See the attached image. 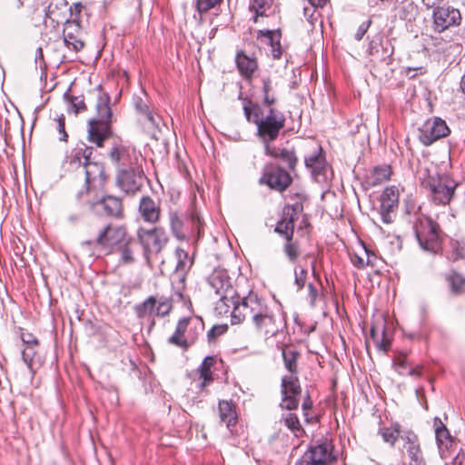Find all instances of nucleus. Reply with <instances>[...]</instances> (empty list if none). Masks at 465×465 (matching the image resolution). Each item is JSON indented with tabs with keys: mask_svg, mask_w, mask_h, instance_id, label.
Masks as SVG:
<instances>
[{
	"mask_svg": "<svg viewBox=\"0 0 465 465\" xmlns=\"http://www.w3.org/2000/svg\"><path fill=\"white\" fill-rule=\"evenodd\" d=\"M246 319H250L265 338L276 336L283 327L282 319L276 317L265 301L252 293L234 303L231 322L240 324Z\"/></svg>",
	"mask_w": 465,
	"mask_h": 465,
	"instance_id": "1",
	"label": "nucleus"
},
{
	"mask_svg": "<svg viewBox=\"0 0 465 465\" xmlns=\"http://www.w3.org/2000/svg\"><path fill=\"white\" fill-rule=\"evenodd\" d=\"M245 117L249 123L257 126V136L262 142L264 150L266 146H272L271 143L275 141L281 130L285 125V117L282 113L270 108L266 114L257 104L251 100H245L243 104Z\"/></svg>",
	"mask_w": 465,
	"mask_h": 465,
	"instance_id": "2",
	"label": "nucleus"
},
{
	"mask_svg": "<svg viewBox=\"0 0 465 465\" xmlns=\"http://www.w3.org/2000/svg\"><path fill=\"white\" fill-rule=\"evenodd\" d=\"M413 231L420 248L431 253L440 249V230L439 224L426 216H418L413 223Z\"/></svg>",
	"mask_w": 465,
	"mask_h": 465,
	"instance_id": "3",
	"label": "nucleus"
},
{
	"mask_svg": "<svg viewBox=\"0 0 465 465\" xmlns=\"http://www.w3.org/2000/svg\"><path fill=\"white\" fill-rule=\"evenodd\" d=\"M136 238L147 261L161 253L170 242L169 234L161 226H154L150 229L139 227L136 231Z\"/></svg>",
	"mask_w": 465,
	"mask_h": 465,
	"instance_id": "4",
	"label": "nucleus"
},
{
	"mask_svg": "<svg viewBox=\"0 0 465 465\" xmlns=\"http://www.w3.org/2000/svg\"><path fill=\"white\" fill-rule=\"evenodd\" d=\"M129 235L125 225L107 223L98 231L93 241L84 242L83 244H95L106 254H112L116 252L119 245L124 243Z\"/></svg>",
	"mask_w": 465,
	"mask_h": 465,
	"instance_id": "5",
	"label": "nucleus"
},
{
	"mask_svg": "<svg viewBox=\"0 0 465 465\" xmlns=\"http://www.w3.org/2000/svg\"><path fill=\"white\" fill-rule=\"evenodd\" d=\"M423 187L430 191L431 201L438 205H447L452 200L458 183L448 175L429 173L422 181Z\"/></svg>",
	"mask_w": 465,
	"mask_h": 465,
	"instance_id": "6",
	"label": "nucleus"
},
{
	"mask_svg": "<svg viewBox=\"0 0 465 465\" xmlns=\"http://www.w3.org/2000/svg\"><path fill=\"white\" fill-rule=\"evenodd\" d=\"M336 460L333 445L325 439L312 444L296 461V465H331Z\"/></svg>",
	"mask_w": 465,
	"mask_h": 465,
	"instance_id": "7",
	"label": "nucleus"
},
{
	"mask_svg": "<svg viewBox=\"0 0 465 465\" xmlns=\"http://www.w3.org/2000/svg\"><path fill=\"white\" fill-rule=\"evenodd\" d=\"M108 157L116 167L117 172L141 165L143 162L142 153L134 147L114 144L108 153Z\"/></svg>",
	"mask_w": 465,
	"mask_h": 465,
	"instance_id": "8",
	"label": "nucleus"
},
{
	"mask_svg": "<svg viewBox=\"0 0 465 465\" xmlns=\"http://www.w3.org/2000/svg\"><path fill=\"white\" fill-rule=\"evenodd\" d=\"M292 183V178L290 173L273 163H268L264 166L259 179L260 184L267 185L270 189L279 193L284 192Z\"/></svg>",
	"mask_w": 465,
	"mask_h": 465,
	"instance_id": "9",
	"label": "nucleus"
},
{
	"mask_svg": "<svg viewBox=\"0 0 465 465\" xmlns=\"http://www.w3.org/2000/svg\"><path fill=\"white\" fill-rule=\"evenodd\" d=\"M298 198L300 201L283 207L282 216L274 228V232L284 240L294 236V223L303 211L302 199L304 198V195L298 194Z\"/></svg>",
	"mask_w": 465,
	"mask_h": 465,
	"instance_id": "10",
	"label": "nucleus"
},
{
	"mask_svg": "<svg viewBox=\"0 0 465 465\" xmlns=\"http://www.w3.org/2000/svg\"><path fill=\"white\" fill-rule=\"evenodd\" d=\"M143 176L144 173L141 164L118 171L115 183L116 185L125 193L134 194L141 190Z\"/></svg>",
	"mask_w": 465,
	"mask_h": 465,
	"instance_id": "11",
	"label": "nucleus"
},
{
	"mask_svg": "<svg viewBox=\"0 0 465 465\" xmlns=\"http://www.w3.org/2000/svg\"><path fill=\"white\" fill-rule=\"evenodd\" d=\"M450 132L444 120L434 117L426 121L419 129V139L424 145L429 146L435 141L449 135Z\"/></svg>",
	"mask_w": 465,
	"mask_h": 465,
	"instance_id": "12",
	"label": "nucleus"
},
{
	"mask_svg": "<svg viewBox=\"0 0 465 465\" xmlns=\"http://www.w3.org/2000/svg\"><path fill=\"white\" fill-rule=\"evenodd\" d=\"M434 30L441 33L450 27L458 26L461 22L459 9L452 6H438L433 10Z\"/></svg>",
	"mask_w": 465,
	"mask_h": 465,
	"instance_id": "13",
	"label": "nucleus"
},
{
	"mask_svg": "<svg viewBox=\"0 0 465 465\" xmlns=\"http://www.w3.org/2000/svg\"><path fill=\"white\" fill-rule=\"evenodd\" d=\"M137 218L144 223L156 225L162 219L160 201L150 195H143L137 207Z\"/></svg>",
	"mask_w": 465,
	"mask_h": 465,
	"instance_id": "14",
	"label": "nucleus"
},
{
	"mask_svg": "<svg viewBox=\"0 0 465 465\" xmlns=\"http://www.w3.org/2000/svg\"><path fill=\"white\" fill-rule=\"evenodd\" d=\"M63 37L64 45L69 50L77 53L84 47L80 22L65 21L63 28Z\"/></svg>",
	"mask_w": 465,
	"mask_h": 465,
	"instance_id": "15",
	"label": "nucleus"
},
{
	"mask_svg": "<svg viewBox=\"0 0 465 465\" xmlns=\"http://www.w3.org/2000/svg\"><path fill=\"white\" fill-rule=\"evenodd\" d=\"M401 439L410 458V465H426L417 434L411 430H405Z\"/></svg>",
	"mask_w": 465,
	"mask_h": 465,
	"instance_id": "16",
	"label": "nucleus"
},
{
	"mask_svg": "<svg viewBox=\"0 0 465 465\" xmlns=\"http://www.w3.org/2000/svg\"><path fill=\"white\" fill-rule=\"evenodd\" d=\"M209 284L222 302L234 293L231 279L224 271H214L209 277Z\"/></svg>",
	"mask_w": 465,
	"mask_h": 465,
	"instance_id": "17",
	"label": "nucleus"
},
{
	"mask_svg": "<svg viewBox=\"0 0 465 465\" xmlns=\"http://www.w3.org/2000/svg\"><path fill=\"white\" fill-rule=\"evenodd\" d=\"M399 193L394 186L386 187L381 197L380 213L384 223H391V213L398 207Z\"/></svg>",
	"mask_w": 465,
	"mask_h": 465,
	"instance_id": "18",
	"label": "nucleus"
},
{
	"mask_svg": "<svg viewBox=\"0 0 465 465\" xmlns=\"http://www.w3.org/2000/svg\"><path fill=\"white\" fill-rule=\"evenodd\" d=\"M84 169L85 173V193L92 186L103 185L106 179L104 167L102 163L92 161L84 162Z\"/></svg>",
	"mask_w": 465,
	"mask_h": 465,
	"instance_id": "19",
	"label": "nucleus"
},
{
	"mask_svg": "<svg viewBox=\"0 0 465 465\" xmlns=\"http://www.w3.org/2000/svg\"><path fill=\"white\" fill-rule=\"evenodd\" d=\"M101 205L105 215L114 220H122L124 218V209L123 200L114 195H105L99 201L91 203L92 207Z\"/></svg>",
	"mask_w": 465,
	"mask_h": 465,
	"instance_id": "20",
	"label": "nucleus"
},
{
	"mask_svg": "<svg viewBox=\"0 0 465 465\" xmlns=\"http://www.w3.org/2000/svg\"><path fill=\"white\" fill-rule=\"evenodd\" d=\"M304 163L315 179L325 176L328 163L322 146L317 145L312 153L305 157Z\"/></svg>",
	"mask_w": 465,
	"mask_h": 465,
	"instance_id": "21",
	"label": "nucleus"
},
{
	"mask_svg": "<svg viewBox=\"0 0 465 465\" xmlns=\"http://www.w3.org/2000/svg\"><path fill=\"white\" fill-rule=\"evenodd\" d=\"M168 226L172 235L178 241H188L189 237L184 229L183 213L177 208H169L167 213Z\"/></svg>",
	"mask_w": 465,
	"mask_h": 465,
	"instance_id": "22",
	"label": "nucleus"
},
{
	"mask_svg": "<svg viewBox=\"0 0 465 465\" xmlns=\"http://www.w3.org/2000/svg\"><path fill=\"white\" fill-rule=\"evenodd\" d=\"M282 32L277 30H259L257 32V39L261 40L266 45L271 47V55L273 59H280L282 54V47L281 45Z\"/></svg>",
	"mask_w": 465,
	"mask_h": 465,
	"instance_id": "23",
	"label": "nucleus"
},
{
	"mask_svg": "<svg viewBox=\"0 0 465 465\" xmlns=\"http://www.w3.org/2000/svg\"><path fill=\"white\" fill-rule=\"evenodd\" d=\"M111 135V126L107 124H100L99 121L92 119L88 124V141L97 147H103L104 143Z\"/></svg>",
	"mask_w": 465,
	"mask_h": 465,
	"instance_id": "24",
	"label": "nucleus"
},
{
	"mask_svg": "<svg viewBox=\"0 0 465 465\" xmlns=\"http://www.w3.org/2000/svg\"><path fill=\"white\" fill-rule=\"evenodd\" d=\"M133 104L137 113L147 121L151 126H157L159 119L153 113V109L151 108L149 99L144 92H142V95H134L133 97Z\"/></svg>",
	"mask_w": 465,
	"mask_h": 465,
	"instance_id": "25",
	"label": "nucleus"
},
{
	"mask_svg": "<svg viewBox=\"0 0 465 465\" xmlns=\"http://www.w3.org/2000/svg\"><path fill=\"white\" fill-rule=\"evenodd\" d=\"M264 153L266 155L282 160V163L285 164L291 172L295 171L298 163V157L296 156L295 151L293 149L266 146Z\"/></svg>",
	"mask_w": 465,
	"mask_h": 465,
	"instance_id": "26",
	"label": "nucleus"
},
{
	"mask_svg": "<svg viewBox=\"0 0 465 465\" xmlns=\"http://www.w3.org/2000/svg\"><path fill=\"white\" fill-rule=\"evenodd\" d=\"M235 63L239 73L245 79H252L258 69L257 59L247 55L243 51H238L235 56Z\"/></svg>",
	"mask_w": 465,
	"mask_h": 465,
	"instance_id": "27",
	"label": "nucleus"
},
{
	"mask_svg": "<svg viewBox=\"0 0 465 465\" xmlns=\"http://www.w3.org/2000/svg\"><path fill=\"white\" fill-rule=\"evenodd\" d=\"M93 153V147L87 146L85 143H82L73 149L71 153L67 156L68 163L72 168L81 166L84 168V162H88Z\"/></svg>",
	"mask_w": 465,
	"mask_h": 465,
	"instance_id": "28",
	"label": "nucleus"
},
{
	"mask_svg": "<svg viewBox=\"0 0 465 465\" xmlns=\"http://www.w3.org/2000/svg\"><path fill=\"white\" fill-rule=\"evenodd\" d=\"M190 326V317H183L179 320L175 331L168 338V342L172 345L177 346L183 350L188 349V342L186 341V331Z\"/></svg>",
	"mask_w": 465,
	"mask_h": 465,
	"instance_id": "29",
	"label": "nucleus"
},
{
	"mask_svg": "<svg viewBox=\"0 0 465 465\" xmlns=\"http://www.w3.org/2000/svg\"><path fill=\"white\" fill-rule=\"evenodd\" d=\"M110 96L107 94L99 95L96 103V111L100 124H107L111 126L112 124V109L110 107Z\"/></svg>",
	"mask_w": 465,
	"mask_h": 465,
	"instance_id": "30",
	"label": "nucleus"
},
{
	"mask_svg": "<svg viewBox=\"0 0 465 465\" xmlns=\"http://www.w3.org/2000/svg\"><path fill=\"white\" fill-rule=\"evenodd\" d=\"M404 430H401V425L399 422L393 421L388 427H381L378 434L381 437L384 442L394 447L396 441L401 439V435Z\"/></svg>",
	"mask_w": 465,
	"mask_h": 465,
	"instance_id": "31",
	"label": "nucleus"
},
{
	"mask_svg": "<svg viewBox=\"0 0 465 465\" xmlns=\"http://www.w3.org/2000/svg\"><path fill=\"white\" fill-rule=\"evenodd\" d=\"M219 415L222 422H224L227 428L234 426L237 422V414L232 402L228 401H220L218 404Z\"/></svg>",
	"mask_w": 465,
	"mask_h": 465,
	"instance_id": "32",
	"label": "nucleus"
},
{
	"mask_svg": "<svg viewBox=\"0 0 465 465\" xmlns=\"http://www.w3.org/2000/svg\"><path fill=\"white\" fill-rule=\"evenodd\" d=\"M371 339L379 351H387L391 346V341L387 337L385 325H374L371 329Z\"/></svg>",
	"mask_w": 465,
	"mask_h": 465,
	"instance_id": "33",
	"label": "nucleus"
},
{
	"mask_svg": "<svg viewBox=\"0 0 465 465\" xmlns=\"http://www.w3.org/2000/svg\"><path fill=\"white\" fill-rule=\"evenodd\" d=\"M450 292L452 296H461L465 293V278L457 272H451L445 275Z\"/></svg>",
	"mask_w": 465,
	"mask_h": 465,
	"instance_id": "34",
	"label": "nucleus"
},
{
	"mask_svg": "<svg viewBox=\"0 0 465 465\" xmlns=\"http://www.w3.org/2000/svg\"><path fill=\"white\" fill-rule=\"evenodd\" d=\"M297 374L292 373L282 378L281 394L301 395L302 387Z\"/></svg>",
	"mask_w": 465,
	"mask_h": 465,
	"instance_id": "35",
	"label": "nucleus"
},
{
	"mask_svg": "<svg viewBox=\"0 0 465 465\" xmlns=\"http://www.w3.org/2000/svg\"><path fill=\"white\" fill-rule=\"evenodd\" d=\"M215 363V358L213 356H206L201 365L198 368L199 379L201 381V388L203 389L207 384L213 381L212 367Z\"/></svg>",
	"mask_w": 465,
	"mask_h": 465,
	"instance_id": "36",
	"label": "nucleus"
},
{
	"mask_svg": "<svg viewBox=\"0 0 465 465\" xmlns=\"http://www.w3.org/2000/svg\"><path fill=\"white\" fill-rule=\"evenodd\" d=\"M282 356L284 366L290 374L298 373V360L300 358V352L288 347H282Z\"/></svg>",
	"mask_w": 465,
	"mask_h": 465,
	"instance_id": "37",
	"label": "nucleus"
},
{
	"mask_svg": "<svg viewBox=\"0 0 465 465\" xmlns=\"http://www.w3.org/2000/svg\"><path fill=\"white\" fill-rule=\"evenodd\" d=\"M222 3L223 0H195L194 7L197 15H193V18L198 21L199 25H202L203 15L219 6Z\"/></svg>",
	"mask_w": 465,
	"mask_h": 465,
	"instance_id": "38",
	"label": "nucleus"
},
{
	"mask_svg": "<svg viewBox=\"0 0 465 465\" xmlns=\"http://www.w3.org/2000/svg\"><path fill=\"white\" fill-rule=\"evenodd\" d=\"M175 257L177 260L175 271L177 273H181L182 279H183L185 272L190 270L193 261L189 257L188 252L180 247H177L175 250Z\"/></svg>",
	"mask_w": 465,
	"mask_h": 465,
	"instance_id": "39",
	"label": "nucleus"
},
{
	"mask_svg": "<svg viewBox=\"0 0 465 465\" xmlns=\"http://www.w3.org/2000/svg\"><path fill=\"white\" fill-rule=\"evenodd\" d=\"M434 426L435 437L439 448L445 447L446 449H448L449 445L451 443V437L450 435L448 429L439 418H436L434 420Z\"/></svg>",
	"mask_w": 465,
	"mask_h": 465,
	"instance_id": "40",
	"label": "nucleus"
},
{
	"mask_svg": "<svg viewBox=\"0 0 465 465\" xmlns=\"http://www.w3.org/2000/svg\"><path fill=\"white\" fill-rule=\"evenodd\" d=\"M157 300L153 296H149L145 301L134 306V312L138 318L143 319L146 316L155 315V306Z\"/></svg>",
	"mask_w": 465,
	"mask_h": 465,
	"instance_id": "41",
	"label": "nucleus"
},
{
	"mask_svg": "<svg viewBox=\"0 0 465 465\" xmlns=\"http://www.w3.org/2000/svg\"><path fill=\"white\" fill-rule=\"evenodd\" d=\"M391 172L389 165H381L375 167L369 177L370 185L377 186L388 181L391 177Z\"/></svg>",
	"mask_w": 465,
	"mask_h": 465,
	"instance_id": "42",
	"label": "nucleus"
},
{
	"mask_svg": "<svg viewBox=\"0 0 465 465\" xmlns=\"http://www.w3.org/2000/svg\"><path fill=\"white\" fill-rule=\"evenodd\" d=\"M134 239L129 235L127 239H125L124 243L119 245V249H117L116 252L121 254V262L125 264H130L134 262Z\"/></svg>",
	"mask_w": 465,
	"mask_h": 465,
	"instance_id": "43",
	"label": "nucleus"
},
{
	"mask_svg": "<svg viewBox=\"0 0 465 465\" xmlns=\"http://www.w3.org/2000/svg\"><path fill=\"white\" fill-rule=\"evenodd\" d=\"M282 252L290 262H295L301 255V246L294 237L285 239V243L282 247Z\"/></svg>",
	"mask_w": 465,
	"mask_h": 465,
	"instance_id": "44",
	"label": "nucleus"
},
{
	"mask_svg": "<svg viewBox=\"0 0 465 465\" xmlns=\"http://www.w3.org/2000/svg\"><path fill=\"white\" fill-rule=\"evenodd\" d=\"M203 331V323L199 320H193L190 318V326L187 329V339L188 348L196 342L199 335Z\"/></svg>",
	"mask_w": 465,
	"mask_h": 465,
	"instance_id": "45",
	"label": "nucleus"
},
{
	"mask_svg": "<svg viewBox=\"0 0 465 465\" xmlns=\"http://www.w3.org/2000/svg\"><path fill=\"white\" fill-rule=\"evenodd\" d=\"M284 425L294 434L295 437H302L305 431L302 427L296 414L288 413L282 417Z\"/></svg>",
	"mask_w": 465,
	"mask_h": 465,
	"instance_id": "46",
	"label": "nucleus"
},
{
	"mask_svg": "<svg viewBox=\"0 0 465 465\" xmlns=\"http://www.w3.org/2000/svg\"><path fill=\"white\" fill-rule=\"evenodd\" d=\"M299 397L300 395L282 394V401L280 403V407L288 411L296 410L300 403Z\"/></svg>",
	"mask_w": 465,
	"mask_h": 465,
	"instance_id": "47",
	"label": "nucleus"
},
{
	"mask_svg": "<svg viewBox=\"0 0 465 465\" xmlns=\"http://www.w3.org/2000/svg\"><path fill=\"white\" fill-rule=\"evenodd\" d=\"M172 302L170 300L162 298L157 300L155 306V315L158 317H164L172 311Z\"/></svg>",
	"mask_w": 465,
	"mask_h": 465,
	"instance_id": "48",
	"label": "nucleus"
},
{
	"mask_svg": "<svg viewBox=\"0 0 465 465\" xmlns=\"http://www.w3.org/2000/svg\"><path fill=\"white\" fill-rule=\"evenodd\" d=\"M64 98L70 102L71 107L75 114L86 110L84 96H71L68 94H64Z\"/></svg>",
	"mask_w": 465,
	"mask_h": 465,
	"instance_id": "49",
	"label": "nucleus"
},
{
	"mask_svg": "<svg viewBox=\"0 0 465 465\" xmlns=\"http://www.w3.org/2000/svg\"><path fill=\"white\" fill-rule=\"evenodd\" d=\"M251 10L254 11L256 16L263 15L265 11L270 8V1L269 0H252L251 5Z\"/></svg>",
	"mask_w": 465,
	"mask_h": 465,
	"instance_id": "50",
	"label": "nucleus"
},
{
	"mask_svg": "<svg viewBox=\"0 0 465 465\" xmlns=\"http://www.w3.org/2000/svg\"><path fill=\"white\" fill-rule=\"evenodd\" d=\"M35 347H25L23 351H22V360L26 364V366L28 367L29 370L32 371L33 369V359L36 353L35 350Z\"/></svg>",
	"mask_w": 465,
	"mask_h": 465,
	"instance_id": "51",
	"label": "nucleus"
},
{
	"mask_svg": "<svg viewBox=\"0 0 465 465\" xmlns=\"http://www.w3.org/2000/svg\"><path fill=\"white\" fill-rule=\"evenodd\" d=\"M83 5L80 2L74 3L73 5L70 6V18L66 21H75L80 22V15L83 11Z\"/></svg>",
	"mask_w": 465,
	"mask_h": 465,
	"instance_id": "52",
	"label": "nucleus"
},
{
	"mask_svg": "<svg viewBox=\"0 0 465 465\" xmlns=\"http://www.w3.org/2000/svg\"><path fill=\"white\" fill-rule=\"evenodd\" d=\"M228 330L227 325H215L207 333L208 340L213 341L217 337L224 334Z\"/></svg>",
	"mask_w": 465,
	"mask_h": 465,
	"instance_id": "53",
	"label": "nucleus"
},
{
	"mask_svg": "<svg viewBox=\"0 0 465 465\" xmlns=\"http://www.w3.org/2000/svg\"><path fill=\"white\" fill-rule=\"evenodd\" d=\"M57 130H58V133L61 135L59 137V140L63 141V142H67L68 134L65 132V118H64V115H61L57 119Z\"/></svg>",
	"mask_w": 465,
	"mask_h": 465,
	"instance_id": "54",
	"label": "nucleus"
},
{
	"mask_svg": "<svg viewBox=\"0 0 465 465\" xmlns=\"http://www.w3.org/2000/svg\"><path fill=\"white\" fill-rule=\"evenodd\" d=\"M371 24V20H367V21H364L363 23H361L359 25V27L357 29V32L354 35V38L357 41H361L364 35L367 33Z\"/></svg>",
	"mask_w": 465,
	"mask_h": 465,
	"instance_id": "55",
	"label": "nucleus"
},
{
	"mask_svg": "<svg viewBox=\"0 0 465 465\" xmlns=\"http://www.w3.org/2000/svg\"><path fill=\"white\" fill-rule=\"evenodd\" d=\"M307 271L301 269L300 272L295 271V284L298 290H302L304 287L306 282Z\"/></svg>",
	"mask_w": 465,
	"mask_h": 465,
	"instance_id": "56",
	"label": "nucleus"
},
{
	"mask_svg": "<svg viewBox=\"0 0 465 465\" xmlns=\"http://www.w3.org/2000/svg\"><path fill=\"white\" fill-rule=\"evenodd\" d=\"M24 3L22 0H6V10L9 13H16L22 9Z\"/></svg>",
	"mask_w": 465,
	"mask_h": 465,
	"instance_id": "57",
	"label": "nucleus"
},
{
	"mask_svg": "<svg viewBox=\"0 0 465 465\" xmlns=\"http://www.w3.org/2000/svg\"><path fill=\"white\" fill-rule=\"evenodd\" d=\"M21 340L26 347H36L39 344L38 340L31 333H22Z\"/></svg>",
	"mask_w": 465,
	"mask_h": 465,
	"instance_id": "58",
	"label": "nucleus"
},
{
	"mask_svg": "<svg viewBox=\"0 0 465 465\" xmlns=\"http://www.w3.org/2000/svg\"><path fill=\"white\" fill-rule=\"evenodd\" d=\"M308 290H309L310 303L312 306H314L317 297H318V290L312 283L308 284Z\"/></svg>",
	"mask_w": 465,
	"mask_h": 465,
	"instance_id": "59",
	"label": "nucleus"
},
{
	"mask_svg": "<svg viewBox=\"0 0 465 465\" xmlns=\"http://www.w3.org/2000/svg\"><path fill=\"white\" fill-rule=\"evenodd\" d=\"M190 219H191L192 223L193 224H195L196 229H197V233L200 236L202 222H201L199 213L196 211L192 212L190 214Z\"/></svg>",
	"mask_w": 465,
	"mask_h": 465,
	"instance_id": "60",
	"label": "nucleus"
},
{
	"mask_svg": "<svg viewBox=\"0 0 465 465\" xmlns=\"http://www.w3.org/2000/svg\"><path fill=\"white\" fill-rule=\"evenodd\" d=\"M364 252L367 256L366 265L371 266V267H375L376 263H377L378 257L374 253H372L369 250H367L366 248H364Z\"/></svg>",
	"mask_w": 465,
	"mask_h": 465,
	"instance_id": "61",
	"label": "nucleus"
},
{
	"mask_svg": "<svg viewBox=\"0 0 465 465\" xmlns=\"http://www.w3.org/2000/svg\"><path fill=\"white\" fill-rule=\"evenodd\" d=\"M312 401L309 395V393H307L303 402H302V411H303V415L307 418L308 416V411L312 408Z\"/></svg>",
	"mask_w": 465,
	"mask_h": 465,
	"instance_id": "62",
	"label": "nucleus"
},
{
	"mask_svg": "<svg viewBox=\"0 0 465 465\" xmlns=\"http://www.w3.org/2000/svg\"><path fill=\"white\" fill-rule=\"evenodd\" d=\"M443 0H421L422 5L426 7V9H431L438 7Z\"/></svg>",
	"mask_w": 465,
	"mask_h": 465,
	"instance_id": "63",
	"label": "nucleus"
},
{
	"mask_svg": "<svg viewBox=\"0 0 465 465\" xmlns=\"http://www.w3.org/2000/svg\"><path fill=\"white\" fill-rule=\"evenodd\" d=\"M351 262L353 263L354 266H356L357 268L359 269H362L366 266V261L359 256V255H355L352 259H351Z\"/></svg>",
	"mask_w": 465,
	"mask_h": 465,
	"instance_id": "64",
	"label": "nucleus"
}]
</instances>
